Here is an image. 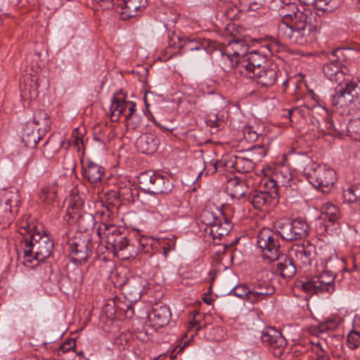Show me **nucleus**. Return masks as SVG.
Wrapping results in <instances>:
<instances>
[{
    "mask_svg": "<svg viewBox=\"0 0 360 360\" xmlns=\"http://www.w3.org/2000/svg\"><path fill=\"white\" fill-rule=\"evenodd\" d=\"M98 236L103 235L112 252L122 260L134 259L140 254L153 255V250L160 245L158 240L152 237L140 236L137 238H130L126 232L110 224L103 223L97 230ZM110 248V247H108Z\"/></svg>",
    "mask_w": 360,
    "mask_h": 360,
    "instance_id": "obj_1",
    "label": "nucleus"
},
{
    "mask_svg": "<svg viewBox=\"0 0 360 360\" xmlns=\"http://www.w3.org/2000/svg\"><path fill=\"white\" fill-rule=\"evenodd\" d=\"M292 13L284 14L283 20L278 24V34L290 43L304 46L316 39L317 27L311 22V9H299L295 4L287 5Z\"/></svg>",
    "mask_w": 360,
    "mask_h": 360,
    "instance_id": "obj_2",
    "label": "nucleus"
},
{
    "mask_svg": "<svg viewBox=\"0 0 360 360\" xmlns=\"http://www.w3.org/2000/svg\"><path fill=\"white\" fill-rule=\"evenodd\" d=\"M228 46L233 49L232 53H221V59L231 67L237 65L240 72L251 78L255 72L260 70L269 63L266 56L258 51L246 53L247 45L242 40L229 41Z\"/></svg>",
    "mask_w": 360,
    "mask_h": 360,
    "instance_id": "obj_3",
    "label": "nucleus"
},
{
    "mask_svg": "<svg viewBox=\"0 0 360 360\" xmlns=\"http://www.w3.org/2000/svg\"><path fill=\"white\" fill-rule=\"evenodd\" d=\"M53 242L48 235H41L39 232L29 234V237L20 240L17 250L22 252L25 262H32V259L37 262L44 261L52 252Z\"/></svg>",
    "mask_w": 360,
    "mask_h": 360,
    "instance_id": "obj_4",
    "label": "nucleus"
},
{
    "mask_svg": "<svg viewBox=\"0 0 360 360\" xmlns=\"http://www.w3.org/2000/svg\"><path fill=\"white\" fill-rule=\"evenodd\" d=\"M303 173L311 184L324 193L330 191L337 180L333 169L312 161L304 167Z\"/></svg>",
    "mask_w": 360,
    "mask_h": 360,
    "instance_id": "obj_5",
    "label": "nucleus"
},
{
    "mask_svg": "<svg viewBox=\"0 0 360 360\" xmlns=\"http://www.w3.org/2000/svg\"><path fill=\"white\" fill-rule=\"evenodd\" d=\"M331 104L337 108H349V110L360 109V84L345 81L335 88Z\"/></svg>",
    "mask_w": 360,
    "mask_h": 360,
    "instance_id": "obj_6",
    "label": "nucleus"
},
{
    "mask_svg": "<svg viewBox=\"0 0 360 360\" xmlns=\"http://www.w3.org/2000/svg\"><path fill=\"white\" fill-rule=\"evenodd\" d=\"M140 188L153 195L168 194L173 189L172 178L152 171L141 172L138 177Z\"/></svg>",
    "mask_w": 360,
    "mask_h": 360,
    "instance_id": "obj_7",
    "label": "nucleus"
},
{
    "mask_svg": "<svg viewBox=\"0 0 360 360\" xmlns=\"http://www.w3.org/2000/svg\"><path fill=\"white\" fill-rule=\"evenodd\" d=\"M68 251L70 260L75 264L86 262L92 254L91 238L86 234L77 233L68 241Z\"/></svg>",
    "mask_w": 360,
    "mask_h": 360,
    "instance_id": "obj_8",
    "label": "nucleus"
},
{
    "mask_svg": "<svg viewBox=\"0 0 360 360\" xmlns=\"http://www.w3.org/2000/svg\"><path fill=\"white\" fill-rule=\"evenodd\" d=\"M277 231L283 240L291 242L307 237L309 226L302 218L286 219L278 222Z\"/></svg>",
    "mask_w": 360,
    "mask_h": 360,
    "instance_id": "obj_9",
    "label": "nucleus"
},
{
    "mask_svg": "<svg viewBox=\"0 0 360 360\" xmlns=\"http://www.w3.org/2000/svg\"><path fill=\"white\" fill-rule=\"evenodd\" d=\"M257 243L262 256L269 262L279 259L280 243L278 236L271 229L263 228L257 235Z\"/></svg>",
    "mask_w": 360,
    "mask_h": 360,
    "instance_id": "obj_10",
    "label": "nucleus"
},
{
    "mask_svg": "<svg viewBox=\"0 0 360 360\" xmlns=\"http://www.w3.org/2000/svg\"><path fill=\"white\" fill-rule=\"evenodd\" d=\"M266 155V150L262 145H256L250 148L245 156L234 155L229 161L230 166L238 172L248 173L252 172L256 162Z\"/></svg>",
    "mask_w": 360,
    "mask_h": 360,
    "instance_id": "obj_11",
    "label": "nucleus"
},
{
    "mask_svg": "<svg viewBox=\"0 0 360 360\" xmlns=\"http://www.w3.org/2000/svg\"><path fill=\"white\" fill-rule=\"evenodd\" d=\"M261 340L276 357L282 356L287 345V341L281 333L271 327L262 331Z\"/></svg>",
    "mask_w": 360,
    "mask_h": 360,
    "instance_id": "obj_12",
    "label": "nucleus"
},
{
    "mask_svg": "<svg viewBox=\"0 0 360 360\" xmlns=\"http://www.w3.org/2000/svg\"><path fill=\"white\" fill-rule=\"evenodd\" d=\"M343 49L338 48L332 51L330 62L323 66V72L325 76L331 82L341 85L345 80V72L342 70L340 56L342 55Z\"/></svg>",
    "mask_w": 360,
    "mask_h": 360,
    "instance_id": "obj_13",
    "label": "nucleus"
},
{
    "mask_svg": "<svg viewBox=\"0 0 360 360\" xmlns=\"http://www.w3.org/2000/svg\"><path fill=\"white\" fill-rule=\"evenodd\" d=\"M265 186L269 188L268 191H254L247 196L245 201L250 203L255 209H262L278 195L277 184L275 180H269Z\"/></svg>",
    "mask_w": 360,
    "mask_h": 360,
    "instance_id": "obj_14",
    "label": "nucleus"
},
{
    "mask_svg": "<svg viewBox=\"0 0 360 360\" xmlns=\"http://www.w3.org/2000/svg\"><path fill=\"white\" fill-rule=\"evenodd\" d=\"M20 195L15 189L7 191L4 200H0V224H9L13 219V208L18 207Z\"/></svg>",
    "mask_w": 360,
    "mask_h": 360,
    "instance_id": "obj_15",
    "label": "nucleus"
},
{
    "mask_svg": "<svg viewBox=\"0 0 360 360\" xmlns=\"http://www.w3.org/2000/svg\"><path fill=\"white\" fill-rule=\"evenodd\" d=\"M172 317V313L168 305L159 302L153 304L152 310L148 318L150 326L153 328H159L167 325Z\"/></svg>",
    "mask_w": 360,
    "mask_h": 360,
    "instance_id": "obj_16",
    "label": "nucleus"
},
{
    "mask_svg": "<svg viewBox=\"0 0 360 360\" xmlns=\"http://www.w3.org/2000/svg\"><path fill=\"white\" fill-rule=\"evenodd\" d=\"M331 281H324L319 275L312 277L310 280L300 281L302 290L312 295H331L335 290V287L330 284Z\"/></svg>",
    "mask_w": 360,
    "mask_h": 360,
    "instance_id": "obj_17",
    "label": "nucleus"
},
{
    "mask_svg": "<svg viewBox=\"0 0 360 360\" xmlns=\"http://www.w3.org/2000/svg\"><path fill=\"white\" fill-rule=\"evenodd\" d=\"M281 74L278 67L276 63H270L264 66L260 70L255 72L252 76L257 82L264 87H270L274 86L278 80V76Z\"/></svg>",
    "mask_w": 360,
    "mask_h": 360,
    "instance_id": "obj_18",
    "label": "nucleus"
},
{
    "mask_svg": "<svg viewBox=\"0 0 360 360\" xmlns=\"http://www.w3.org/2000/svg\"><path fill=\"white\" fill-rule=\"evenodd\" d=\"M147 5L148 0H119L115 3L113 9L120 8L122 18H130L138 15Z\"/></svg>",
    "mask_w": 360,
    "mask_h": 360,
    "instance_id": "obj_19",
    "label": "nucleus"
},
{
    "mask_svg": "<svg viewBox=\"0 0 360 360\" xmlns=\"http://www.w3.org/2000/svg\"><path fill=\"white\" fill-rule=\"evenodd\" d=\"M82 164L83 178L91 184H96L101 181L105 174L104 167L91 160H87L85 162L82 161Z\"/></svg>",
    "mask_w": 360,
    "mask_h": 360,
    "instance_id": "obj_20",
    "label": "nucleus"
},
{
    "mask_svg": "<svg viewBox=\"0 0 360 360\" xmlns=\"http://www.w3.org/2000/svg\"><path fill=\"white\" fill-rule=\"evenodd\" d=\"M316 255V246L308 241L295 250V258L303 266H310Z\"/></svg>",
    "mask_w": 360,
    "mask_h": 360,
    "instance_id": "obj_21",
    "label": "nucleus"
},
{
    "mask_svg": "<svg viewBox=\"0 0 360 360\" xmlns=\"http://www.w3.org/2000/svg\"><path fill=\"white\" fill-rule=\"evenodd\" d=\"M212 228L205 229L206 233L212 236L214 242L217 243L216 240H221L222 237L227 236L233 228L231 223L222 214L217 222L214 224Z\"/></svg>",
    "mask_w": 360,
    "mask_h": 360,
    "instance_id": "obj_22",
    "label": "nucleus"
},
{
    "mask_svg": "<svg viewBox=\"0 0 360 360\" xmlns=\"http://www.w3.org/2000/svg\"><path fill=\"white\" fill-rule=\"evenodd\" d=\"M159 140L151 133L141 134L136 141V148L141 153L153 154L158 149Z\"/></svg>",
    "mask_w": 360,
    "mask_h": 360,
    "instance_id": "obj_23",
    "label": "nucleus"
},
{
    "mask_svg": "<svg viewBox=\"0 0 360 360\" xmlns=\"http://www.w3.org/2000/svg\"><path fill=\"white\" fill-rule=\"evenodd\" d=\"M248 190L249 186L247 181L244 179L235 176L234 178L230 179L227 182L226 191L232 198H243L245 200Z\"/></svg>",
    "mask_w": 360,
    "mask_h": 360,
    "instance_id": "obj_24",
    "label": "nucleus"
},
{
    "mask_svg": "<svg viewBox=\"0 0 360 360\" xmlns=\"http://www.w3.org/2000/svg\"><path fill=\"white\" fill-rule=\"evenodd\" d=\"M44 135L41 131H38V128L31 123V121H28L23 127L21 139L27 147L34 148Z\"/></svg>",
    "mask_w": 360,
    "mask_h": 360,
    "instance_id": "obj_25",
    "label": "nucleus"
},
{
    "mask_svg": "<svg viewBox=\"0 0 360 360\" xmlns=\"http://www.w3.org/2000/svg\"><path fill=\"white\" fill-rule=\"evenodd\" d=\"M323 217L324 221L325 229L326 231H332L339 227L340 211L338 207L332 203H326L323 207Z\"/></svg>",
    "mask_w": 360,
    "mask_h": 360,
    "instance_id": "obj_26",
    "label": "nucleus"
},
{
    "mask_svg": "<svg viewBox=\"0 0 360 360\" xmlns=\"http://www.w3.org/2000/svg\"><path fill=\"white\" fill-rule=\"evenodd\" d=\"M250 291V302L255 303L273 295L275 289L266 281H257L251 285Z\"/></svg>",
    "mask_w": 360,
    "mask_h": 360,
    "instance_id": "obj_27",
    "label": "nucleus"
},
{
    "mask_svg": "<svg viewBox=\"0 0 360 360\" xmlns=\"http://www.w3.org/2000/svg\"><path fill=\"white\" fill-rule=\"evenodd\" d=\"M279 259L281 261L277 264L276 271L284 278H290L294 276L296 267L293 259L283 254H279L278 260Z\"/></svg>",
    "mask_w": 360,
    "mask_h": 360,
    "instance_id": "obj_28",
    "label": "nucleus"
},
{
    "mask_svg": "<svg viewBox=\"0 0 360 360\" xmlns=\"http://www.w3.org/2000/svg\"><path fill=\"white\" fill-rule=\"evenodd\" d=\"M31 123L38 128V131H41L45 134L50 129L51 120L44 110L39 109L34 112Z\"/></svg>",
    "mask_w": 360,
    "mask_h": 360,
    "instance_id": "obj_29",
    "label": "nucleus"
},
{
    "mask_svg": "<svg viewBox=\"0 0 360 360\" xmlns=\"http://www.w3.org/2000/svg\"><path fill=\"white\" fill-rule=\"evenodd\" d=\"M127 101L124 99L119 98L115 96L112 97L110 105V120L112 122L118 121L121 115L124 116L127 111Z\"/></svg>",
    "mask_w": 360,
    "mask_h": 360,
    "instance_id": "obj_30",
    "label": "nucleus"
},
{
    "mask_svg": "<svg viewBox=\"0 0 360 360\" xmlns=\"http://www.w3.org/2000/svg\"><path fill=\"white\" fill-rule=\"evenodd\" d=\"M181 44L179 45V49L184 52L193 51H198L201 52L202 53H206V48L204 45H202L200 42L196 40H191L187 38L184 39H181L179 37H176Z\"/></svg>",
    "mask_w": 360,
    "mask_h": 360,
    "instance_id": "obj_31",
    "label": "nucleus"
},
{
    "mask_svg": "<svg viewBox=\"0 0 360 360\" xmlns=\"http://www.w3.org/2000/svg\"><path fill=\"white\" fill-rule=\"evenodd\" d=\"M57 195L56 184L46 186L41 188L39 198L41 202L50 204L55 200Z\"/></svg>",
    "mask_w": 360,
    "mask_h": 360,
    "instance_id": "obj_32",
    "label": "nucleus"
},
{
    "mask_svg": "<svg viewBox=\"0 0 360 360\" xmlns=\"http://www.w3.org/2000/svg\"><path fill=\"white\" fill-rule=\"evenodd\" d=\"M146 116L144 113L128 117L126 124L128 129L140 130L146 126Z\"/></svg>",
    "mask_w": 360,
    "mask_h": 360,
    "instance_id": "obj_33",
    "label": "nucleus"
},
{
    "mask_svg": "<svg viewBox=\"0 0 360 360\" xmlns=\"http://www.w3.org/2000/svg\"><path fill=\"white\" fill-rule=\"evenodd\" d=\"M344 201L352 203L360 199V183L349 186L342 193Z\"/></svg>",
    "mask_w": 360,
    "mask_h": 360,
    "instance_id": "obj_34",
    "label": "nucleus"
},
{
    "mask_svg": "<svg viewBox=\"0 0 360 360\" xmlns=\"http://www.w3.org/2000/svg\"><path fill=\"white\" fill-rule=\"evenodd\" d=\"M347 135L354 140H360V118L351 120L347 125Z\"/></svg>",
    "mask_w": 360,
    "mask_h": 360,
    "instance_id": "obj_35",
    "label": "nucleus"
},
{
    "mask_svg": "<svg viewBox=\"0 0 360 360\" xmlns=\"http://www.w3.org/2000/svg\"><path fill=\"white\" fill-rule=\"evenodd\" d=\"M338 323L335 320H327L324 322L321 323L317 326L313 328V333L316 335H320L321 334L326 332L327 330H333L336 328Z\"/></svg>",
    "mask_w": 360,
    "mask_h": 360,
    "instance_id": "obj_36",
    "label": "nucleus"
},
{
    "mask_svg": "<svg viewBox=\"0 0 360 360\" xmlns=\"http://www.w3.org/2000/svg\"><path fill=\"white\" fill-rule=\"evenodd\" d=\"M220 217H217L215 215L214 212H210L208 210H205L202 212L200 216V220L201 223L204 224L206 227L205 229L212 228L214 224H215Z\"/></svg>",
    "mask_w": 360,
    "mask_h": 360,
    "instance_id": "obj_37",
    "label": "nucleus"
},
{
    "mask_svg": "<svg viewBox=\"0 0 360 360\" xmlns=\"http://www.w3.org/2000/svg\"><path fill=\"white\" fill-rule=\"evenodd\" d=\"M342 0H318V9L331 12L340 6Z\"/></svg>",
    "mask_w": 360,
    "mask_h": 360,
    "instance_id": "obj_38",
    "label": "nucleus"
},
{
    "mask_svg": "<svg viewBox=\"0 0 360 360\" xmlns=\"http://www.w3.org/2000/svg\"><path fill=\"white\" fill-rule=\"evenodd\" d=\"M250 287L245 284L236 286L230 292V294L240 298H245L249 302H250Z\"/></svg>",
    "mask_w": 360,
    "mask_h": 360,
    "instance_id": "obj_39",
    "label": "nucleus"
},
{
    "mask_svg": "<svg viewBox=\"0 0 360 360\" xmlns=\"http://www.w3.org/2000/svg\"><path fill=\"white\" fill-rule=\"evenodd\" d=\"M347 344L351 349L358 348L360 346V333L356 330L351 331L347 335Z\"/></svg>",
    "mask_w": 360,
    "mask_h": 360,
    "instance_id": "obj_40",
    "label": "nucleus"
},
{
    "mask_svg": "<svg viewBox=\"0 0 360 360\" xmlns=\"http://www.w3.org/2000/svg\"><path fill=\"white\" fill-rule=\"evenodd\" d=\"M107 130L106 127H105V129H102L101 126L95 127L94 128V139L104 146L105 142L108 141V137L105 135V131Z\"/></svg>",
    "mask_w": 360,
    "mask_h": 360,
    "instance_id": "obj_41",
    "label": "nucleus"
},
{
    "mask_svg": "<svg viewBox=\"0 0 360 360\" xmlns=\"http://www.w3.org/2000/svg\"><path fill=\"white\" fill-rule=\"evenodd\" d=\"M260 134L257 133L253 127L252 126H247L245 127L243 131V136L244 138L248 141H255L258 139L259 136Z\"/></svg>",
    "mask_w": 360,
    "mask_h": 360,
    "instance_id": "obj_42",
    "label": "nucleus"
},
{
    "mask_svg": "<svg viewBox=\"0 0 360 360\" xmlns=\"http://www.w3.org/2000/svg\"><path fill=\"white\" fill-rule=\"evenodd\" d=\"M224 164L221 161H214L213 162H210L209 165H206L204 170L200 173H205L206 175L209 174H214L217 171V168L219 167H223Z\"/></svg>",
    "mask_w": 360,
    "mask_h": 360,
    "instance_id": "obj_43",
    "label": "nucleus"
},
{
    "mask_svg": "<svg viewBox=\"0 0 360 360\" xmlns=\"http://www.w3.org/2000/svg\"><path fill=\"white\" fill-rule=\"evenodd\" d=\"M76 346V342L75 339L68 338L65 340V342L60 346V349L63 352H67L73 349Z\"/></svg>",
    "mask_w": 360,
    "mask_h": 360,
    "instance_id": "obj_44",
    "label": "nucleus"
},
{
    "mask_svg": "<svg viewBox=\"0 0 360 360\" xmlns=\"http://www.w3.org/2000/svg\"><path fill=\"white\" fill-rule=\"evenodd\" d=\"M114 209H117L115 205L109 204L104 206V208L101 212H98L100 213L101 216L103 217H107L110 219L114 216Z\"/></svg>",
    "mask_w": 360,
    "mask_h": 360,
    "instance_id": "obj_45",
    "label": "nucleus"
},
{
    "mask_svg": "<svg viewBox=\"0 0 360 360\" xmlns=\"http://www.w3.org/2000/svg\"><path fill=\"white\" fill-rule=\"evenodd\" d=\"M127 111L126 114H124L125 121L127 120L128 117H131L132 115H136L138 113H136V103L132 101H127Z\"/></svg>",
    "mask_w": 360,
    "mask_h": 360,
    "instance_id": "obj_46",
    "label": "nucleus"
},
{
    "mask_svg": "<svg viewBox=\"0 0 360 360\" xmlns=\"http://www.w3.org/2000/svg\"><path fill=\"white\" fill-rule=\"evenodd\" d=\"M319 276L323 278L324 281H331L330 284L335 286V273L333 271L326 269Z\"/></svg>",
    "mask_w": 360,
    "mask_h": 360,
    "instance_id": "obj_47",
    "label": "nucleus"
},
{
    "mask_svg": "<svg viewBox=\"0 0 360 360\" xmlns=\"http://www.w3.org/2000/svg\"><path fill=\"white\" fill-rule=\"evenodd\" d=\"M333 262H337L338 264L342 269H345V259H340L338 257L337 255H334V257H330L329 259H328L326 262V268H330V264Z\"/></svg>",
    "mask_w": 360,
    "mask_h": 360,
    "instance_id": "obj_48",
    "label": "nucleus"
},
{
    "mask_svg": "<svg viewBox=\"0 0 360 360\" xmlns=\"http://www.w3.org/2000/svg\"><path fill=\"white\" fill-rule=\"evenodd\" d=\"M82 134L79 132L78 129H76L72 132V136L74 137L75 145L79 146L80 143L84 144L82 139Z\"/></svg>",
    "mask_w": 360,
    "mask_h": 360,
    "instance_id": "obj_49",
    "label": "nucleus"
},
{
    "mask_svg": "<svg viewBox=\"0 0 360 360\" xmlns=\"http://www.w3.org/2000/svg\"><path fill=\"white\" fill-rule=\"evenodd\" d=\"M158 240L159 241L160 245H158L157 249L153 250V254H154L156 251H158L159 246H160V245H161V247H160V248H161V249H162V253H163V255H164L165 257H167V252L170 250V247H169V245L167 244V243H165L164 240H162V243H160V241L159 240Z\"/></svg>",
    "mask_w": 360,
    "mask_h": 360,
    "instance_id": "obj_50",
    "label": "nucleus"
},
{
    "mask_svg": "<svg viewBox=\"0 0 360 360\" xmlns=\"http://www.w3.org/2000/svg\"><path fill=\"white\" fill-rule=\"evenodd\" d=\"M299 2L302 6H313L318 8V0H299Z\"/></svg>",
    "mask_w": 360,
    "mask_h": 360,
    "instance_id": "obj_51",
    "label": "nucleus"
},
{
    "mask_svg": "<svg viewBox=\"0 0 360 360\" xmlns=\"http://www.w3.org/2000/svg\"><path fill=\"white\" fill-rule=\"evenodd\" d=\"M122 309L124 311L125 316L127 317L131 318L134 315V308L131 304L127 305L126 309Z\"/></svg>",
    "mask_w": 360,
    "mask_h": 360,
    "instance_id": "obj_52",
    "label": "nucleus"
},
{
    "mask_svg": "<svg viewBox=\"0 0 360 360\" xmlns=\"http://www.w3.org/2000/svg\"><path fill=\"white\" fill-rule=\"evenodd\" d=\"M122 309L124 311L125 316L127 317L131 318L134 315V308L131 304L127 305L126 309Z\"/></svg>",
    "mask_w": 360,
    "mask_h": 360,
    "instance_id": "obj_53",
    "label": "nucleus"
},
{
    "mask_svg": "<svg viewBox=\"0 0 360 360\" xmlns=\"http://www.w3.org/2000/svg\"><path fill=\"white\" fill-rule=\"evenodd\" d=\"M148 205L151 209L157 210L158 207L160 205V201L155 199L149 200Z\"/></svg>",
    "mask_w": 360,
    "mask_h": 360,
    "instance_id": "obj_54",
    "label": "nucleus"
},
{
    "mask_svg": "<svg viewBox=\"0 0 360 360\" xmlns=\"http://www.w3.org/2000/svg\"><path fill=\"white\" fill-rule=\"evenodd\" d=\"M316 360H330V357L323 351H321V354H317Z\"/></svg>",
    "mask_w": 360,
    "mask_h": 360,
    "instance_id": "obj_55",
    "label": "nucleus"
},
{
    "mask_svg": "<svg viewBox=\"0 0 360 360\" xmlns=\"http://www.w3.org/2000/svg\"><path fill=\"white\" fill-rule=\"evenodd\" d=\"M154 122L156 125L159 126L160 128L162 129L163 131H172L174 130V128H170L167 126H164L156 121H155Z\"/></svg>",
    "mask_w": 360,
    "mask_h": 360,
    "instance_id": "obj_56",
    "label": "nucleus"
},
{
    "mask_svg": "<svg viewBox=\"0 0 360 360\" xmlns=\"http://www.w3.org/2000/svg\"><path fill=\"white\" fill-rule=\"evenodd\" d=\"M238 242V239H236L233 243L232 242L231 243H224L223 246L224 252H225L228 248H231L234 244H236Z\"/></svg>",
    "mask_w": 360,
    "mask_h": 360,
    "instance_id": "obj_57",
    "label": "nucleus"
},
{
    "mask_svg": "<svg viewBox=\"0 0 360 360\" xmlns=\"http://www.w3.org/2000/svg\"><path fill=\"white\" fill-rule=\"evenodd\" d=\"M50 146H51V143L49 142V140H47V141L44 143V151H43V154H44V156H46L47 158H49V157H48V155H46V150L50 148Z\"/></svg>",
    "mask_w": 360,
    "mask_h": 360,
    "instance_id": "obj_58",
    "label": "nucleus"
},
{
    "mask_svg": "<svg viewBox=\"0 0 360 360\" xmlns=\"http://www.w3.org/2000/svg\"><path fill=\"white\" fill-rule=\"evenodd\" d=\"M217 120H213V121L209 120L207 121V124L208 125H210V127H217Z\"/></svg>",
    "mask_w": 360,
    "mask_h": 360,
    "instance_id": "obj_59",
    "label": "nucleus"
},
{
    "mask_svg": "<svg viewBox=\"0 0 360 360\" xmlns=\"http://www.w3.org/2000/svg\"><path fill=\"white\" fill-rule=\"evenodd\" d=\"M87 220L89 221V225L90 226H93L95 223V221H94V217L92 216V215H89L88 217H87Z\"/></svg>",
    "mask_w": 360,
    "mask_h": 360,
    "instance_id": "obj_60",
    "label": "nucleus"
},
{
    "mask_svg": "<svg viewBox=\"0 0 360 360\" xmlns=\"http://www.w3.org/2000/svg\"><path fill=\"white\" fill-rule=\"evenodd\" d=\"M294 109L293 108H291V109H289L287 110V114L286 115H283V116L285 117H288L290 119L291 116H292V112H293Z\"/></svg>",
    "mask_w": 360,
    "mask_h": 360,
    "instance_id": "obj_61",
    "label": "nucleus"
},
{
    "mask_svg": "<svg viewBox=\"0 0 360 360\" xmlns=\"http://www.w3.org/2000/svg\"><path fill=\"white\" fill-rule=\"evenodd\" d=\"M84 221V218H81L79 220V226L82 227L83 226V222Z\"/></svg>",
    "mask_w": 360,
    "mask_h": 360,
    "instance_id": "obj_62",
    "label": "nucleus"
},
{
    "mask_svg": "<svg viewBox=\"0 0 360 360\" xmlns=\"http://www.w3.org/2000/svg\"><path fill=\"white\" fill-rule=\"evenodd\" d=\"M203 300L205 302H206L207 304H210L211 303V300H208L207 297H204L203 298Z\"/></svg>",
    "mask_w": 360,
    "mask_h": 360,
    "instance_id": "obj_63",
    "label": "nucleus"
},
{
    "mask_svg": "<svg viewBox=\"0 0 360 360\" xmlns=\"http://www.w3.org/2000/svg\"><path fill=\"white\" fill-rule=\"evenodd\" d=\"M70 167L72 169H73L75 167V164L72 160H71L70 162Z\"/></svg>",
    "mask_w": 360,
    "mask_h": 360,
    "instance_id": "obj_64",
    "label": "nucleus"
}]
</instances>
